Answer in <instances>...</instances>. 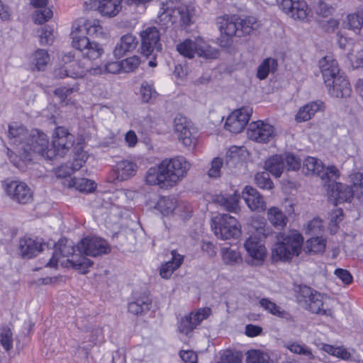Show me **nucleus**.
Listing matches in <instances>:
<instances>
[{
    "label": "nucleus",
    "mask_w": 363,
    "mask_h": 363,
    "mask_svg": "<svg viewBox=\"0 0 363 363\" xmlns=\"http://www.w3.org/2000/svg\"><path fill=\"white\" fill-rule=\"evenodd\" d=\"M190 167V163L184 157L166 158L158 166L147 170L145 176L146 183L168 189L186 175Z\"/></svg>",
    "instance_id": "nucleus-1"
},
{
    "label": "nucleus",
    "mask_w": 363,
    "mask_h": 363,
    "mask_svg": "<svg viewBox=\"0 0 363 363\" xmlns=\"http://www.w3.org/2000/svg\"><path fill=\"white\" fill-rule=\"evenodd\" d=\"M216 25L220 32V43L223 47L230 46L233 37L250 35L259 26L254 16L240 17L227 14L217 17Z\"/></svg>",
    "instance_id": "nucleus-2"
},
{
    "label": "nucleus",
    "mask_w": 363,
    "mask_h": 363,
    "mask_svg": "<svg viewBox=\"0 0 363 363\" xmlns=\"http://www.w3.org/2000/svg\"><path fill=\"white\" fill-rule=\"evenodd\" d=\"M182 0H164L161 3L158 13L159 22L162 25L179 23L182 26H188L194 14V7L189 4L181 2Z\"/></svg>",
    "instance_id": "nucleus-3"
},
{
    "label": "nucleus",
    "mask_w": 363,
    "mask_h": 363,
    "mask_svg": "<svg viewBox=\"0 0 363 363\" xmlns=\"http://www.w3.org/2000/svg\"><path fill=\"white\" fill-rule=\"evenodd\" d=\"M49 139L46 134L34 129L28 134L22 147L18 148V155L23 162L32 160L33 155H38L48 160V151L50 150Z\"/></svg>",
    "instance_id": "nucleus-4"
},
{
    "label": "nucleus",
    "mask_w": 363,
    "mask_h": 363,
    "mask_svg": "<svg viewBox=\"0 0 363 363\" xmlns=\"http://www.w3.org/2000/svg\"><path fill=\"white\" fill-rule=\"evenodd\" d=\"M303 241L301 235L295 231L281 235V239L278 238L272 248V258L274 260H288L294 255H298Z\"/></svg>",
    "instance_id": "nucleus-5"
},
{
    "label": "nucleus",
    "mask_w": 363,
    "mask_h": 363,
    "mask_svg": "<svg viewBox=\"0 0 363 363\" xmlns=\"http://www.w3.org/2000/svg\"><path fill=\"white\" fill-rule=\"evenodd\" d=\"M74 144V136L65 127H57L52 135V147L48 151V160L63 157L70 152Z\"/></svg>",
    "instance_id": "nucleus-6"
},
{
    "label": "nucleus",
    "mask_w": 363,
    "mask_h": 363,
    "mask_svg": "<svg viewBox=\"0 0 363 363\" xmlns=\"http://www.w3.org/2000/svg\"><path fill=\"white\" fill-rule=\"evenodd\" d=\"M211 228L216 236L221 240L237 238L241 233L237 219L228 213L221 214L213 219Z\"/></svg>",
    "instance_id": "nucleus-7"
},
{
    "label": "nucleus",
    "mask_w": 363,
    "mask_h": 363,
    "mask_svg": "<svg viewBox=\"0 0 363 363\" xmlns=\"http://www.w3.org/2000/svg\"><path fill=\"white\" fill-rule=\"evenodd\" d=\"M298 299L299 302H305L308 309L313 313L328 314L329 311L326 304L327 297L309 286H300Z\"/></svg>",
    "instance_id": "nucleus-8"
},
{
    "label": "nucleus",
    "mask_w": 363,
    "mask_h": 363,
    "mask_svg": "<svg viewBox=\"0 0 363 363\" xmlns=\"http://www.w3.org/2000/svg\"><path fill=\"white\" fill-rule=\"evenodd\" d=\"M141 54L146 57L155 56V52H160L162 50L160 43V33L155 27H149L141 32Z\"/></svg>",
    "instance_id": "nucleus-9"
},
{
    "label": "nucleus",
    "mask_w": 363,
    "mask_h": 363,
    "mask_svg": "<svg viewBox=\"0 0 363 363\" xmlns=\"http://www.w3.org/2000/svg\"><path fill=\"white\" fill-rule=\"evenodd\" d=\"M2 186L7 196L19 203H27L32 199L30 188L22 182L7 179L2 182Z\"/></svg>",
    "instance_id": "nucleus-10"
},
{
    "label": "nucleus",
    "mask_w": 363,
    "mask_h": 363,
    "mask_svg": "<svg viewBox=\"0 0 363 363\" xmlns=\"http://www.w3.org/2000/svg\"><path fill=\"white\" fill-rule=\"evenodd\" d=\"M174 130L178 139L186 147L194 145L196 142L194 128L184 116H177L174 120Z\"/></svg>",
    "instance_id": "nucleus-11"
},
{
    "label": "nucleus",
    "mask_w": 363,
    "mask_h": 363,
    "mask_svg": "<svg viewBox=\"0 0 363 363\" xmlns=\"http://www.w3.org/2000/svg\"><path fill=\"white\" fill-rule=\"evenodd\" d=\"M77 249L81 254L96 257L106 254L110 251L107 242L98 237H86L77 245Z\"/></svg>",
    "instance_id": "nucleus-12"
},
{
    "label": "nucleus",
    "mask_w": 363,
    "mask_h": 363,
    "mask_svg": "<svg viewBox=\"0 0 363 363\" xmlns=\"http://www.w3.org/2000/svg\"><path fill=\"white\" fill-rule=\"evenodd\" d=\"M303 165L308 173L316 174L323 181L335 180L339 177L338 170L335 166L325 168L322 162L315 157H307Z\"/></svg>",
    "instance_id": "nucleus-13"
},
{
    "label": "nucleus",
    "mask_w": 363,
    "mask_h": 363,
    "mask_svg": "<svg viewBox=\"0 0 363 363\" xmlns=\"http://www.w3.org/2000/svg\"><path fill=\"white\" fill-rule=\"evenodd\" d=\"M74 55L70 52L65 55L62 57V61L65 65L57 67L54 69L53 75L56 79H62L65 77H69L73 79L82 77L86 71L81 65L76 61H73Z\"/></svg>",
    "instance_id": "nucleus-14"
},
{
    "label": "nucleus",
    "mask_w": 363,
    "mask_h": 363,
    "mask_svg": "<svg viewBox=\"0 0 363 363\" xmlns=\"http://www.w3.org/2000/svg\"><path fill=\"white\" fill-rule=\"evenodd\" d=\"M247 136L250 140L257 143H267L274 139V128L262 121L252 122L247 129Z\"/></svg>",
    "instance_id": "nucleus-15"
},
{
    "label": "nucleus",
    "mask_w": 363,
    "mask_h": 363,
    "mask_svg": "<svg viewBox=\"0 0 363 363\" xmlns=\"http://www.w3.org/2000/svg\"><path fill=\"white\" fill-rule=\"evenodd\" d=\"M252 108L250 107H242L235 110L227 118L225 128L233 133H240L248 123Z\"/></svg>",
    "instance_id": "nucleus-16"
},
{
    "label": "nucleus",
    "mask_w": 363,
    "mask_h": 363,
    "mask_svg": "<svg viewBox=\"0 0 363 363\" xmlns=\"http://www.w3.org/2000/svg\"><path fill=\"white\" fill-rule=\"evenodd\" d=\"M73 46L78 50L82 56L90 60H95L103 53L101 46L95 42H91L86 36H73Z\"/></svg>",
    "instance_id": "nucleus-17"
},
{
    "label": "nucleus",
    "mask_w": 363,
    "mask_h": 363,
    "mask_svg": "<svg viewBox=\"0 0 363 363\" xmlns=\"http://www.w3.org/2000/svg\"><path fill=\"white\" fill-rule=\"evenodd\" d=\"M279 6L294 19L304 20L308 15V6L303 0H277Z\"/></svg>",
    "instance_id": "nucleus-18"
},
{
    "label": "nucleus",
    "mask_w": 363,
    "mask_h": 363,
    "mask_svg": "<svg viewBox=\"0 0 363 363\" xmlns=\"http://www.w3.org/2000/svg\"><path fill=\"white\" fill-rule=\"evenodd\" d=\"M335 180L328 181L332 182L328 185L330 199H333L335 206L342 202L350 201L351 199L355 196L352 188L349 185L336 182Z\"/></svg>",
    "instance_id": "nucleus-19"
},
{
    "label": "nucleus",
    "mask_w": 363,
    "mask_h": 363,
    "mask_svg": "<svg viewBox=\"0 0 363 363\" xmlns=\"http://www.w3.org/2000/svg\"><path fill=\"white\" fill-rule=\"evenodd\" d=\"M55 250L49 262L46 264L47 267H55L57 266L59 259L61 257L72 256L75 252L74 243L72 240L62 238L55 245Z\"/></svg>",
    "instance_id": "nucleus-20"
},
{
    "label": "nucleus",
    "mask_w": 363,
    "mask_h": 363,
    "mask_svg": "<svg viewBox=\"0 0 363 363\" xmlns=\"http://www.w3.org/2000/svg\"><path fill=\"white\" fill-rule=\"evenodd\" d=\"M319 68L325 84H330L333 83L331 80L341 75L338 63L332 56H325L320 60Z\"/></svg>",
    "instance_id": "nucleus-21"
},
{
    "label": "nucleus",
    "mask_w": 363,
    "mask_h": 363,
    "mask_svg": "<svg viewBox=\"0 0 363 363\" xmlns=\"http://www.w3.org/2000/svg\"><path fill=\"white\" fill-rule=\"evenodd\" d=\"M242 197L251 211L261 212L265 210L264 198L256 189L250 186H245L242 191Z\"/></svg>",
    "instance_id": "nucleus-22"
},
{
    "label": "nucleus",
    "mask_w": 363,
    "mask_h": 363,
    "mask_svg": "<svg viewBox=\"0 0 363 363\" xmlns=\"http://www.w3.org/2000/svg\"><path fill=\"white\" fill-rule=\"evenodd\" d=\"M245 248L251 257V264H260L266 256L264 245L257 238L250 237L245 242Z\"/></svg>",
    "instance_id": "nucleus-23"
},
{
    "label": "nucleus",
    "mask_w": 363,
    "mask_h": 363,
    "mask_svg": "<svg viewBox=\"0 0 363 363\" xmlns=\"http://www.w3.org/2000/svg\"><path fill=\"white\" fill-rule=\"evenodd\" d=\"M333 83L325 84L329 94L336 98L347 97L350 95L351 88L349 81L343 75L331 80Z\"/></svg>",
    "instance_id": "nucleus-24"
},
{
    "label": "nucleus",
    "mask_w": 363,
    "mask_h": 363,
    "mask_svg": "<svg viewBox=\"0 0 363 363\" xmlns=\"http://www.w3.org/2000/svg\"><path fill=\"white\" fill-rule=\"evenodd\" d=\"M45 246V243L30 238L25 237L19 240L20 253L23 257L32 258L43 251Z\"/></svg>",
    "instance_id": "nucleus-25"
},
{
    "label": "nucleus",
    "mask_w": 363,
    "mask_h": 363,
    "mask_svg": "<svg viewBox=\"0 0 363 363\" xmlns=\"http://www.w3.org/2000/svg\"><path fill=\"white\" fill-rule=\"evenodd\" d=\"M138 45V41L133 34L128 33L123 35L120 41L116 44L113 50V55L116 58H121L127 52L134 50Z\"/></svg>",
    "instance_id": "nucleus-26"
},
{
    "label": "nucleus",
    "mask_w": 363,
    "mask_h": 363,
    "mask_svg": "<svg viewBox=\"0 0 363 363\" xmlns=\"http://www.w3.org/2000/svg\"><path fill=\"white\" fill-rule=\"evenodd\" d=\"M138 170L137 164L130 160H124L116 164L115 174L118 181H125L133 177Z\"/></svg>",
    "instance_id": "nucleus-27"
},
{
    "label": "nucleus",
    "mask_w": 363,
    "mask_h": 363,
    "mask_svg": "<svg viewBox=\"0 0 363 363\" xmlns=\"http://www.w3.org/2000/svg\"><path fill=\"white\" fill-rule=\"evenodd\" d=\"M239 195L235 191L232 194H220L216 196L215 202L224 210L228 212L237 213L240 208L239 206Z\"/></svg>",
    "instance_id": "nucleus-28"
},
{
    "label": "nucleus",
    "mask_w": 363,
    "mask_h": 363,
    "mask_svg": "<svg viewBox=\"0 0 363 363\" xmlns=\"http://www.w3.org/2000/svg\"><path fill=\"white\" fill-rule=\"evenodd\" d=\"M28 130L21 124L14 123L9 127V138L11 143L19 147H22L25 144L28 136Z\"/></svg>",
    "instance_id": "nucleus-29"
},
{
    "label": "nucleus",
    "mask_w": 363,
    "mask_h": 363,
    "mask_svg": "<svg viewBox=\"0 0 363 363\" xmlns=\"http://www.w3.org/2000/svg\"><path fill=\"white\" fill-rule=\"evenodd\" d=\"M63 184L67 188H75L80 192L91 193L94 191L96 187V183L86 178H73L66 179Z\"/></svg>",
    "instance_id": "nucleus-30"
},
{
    "label": "nucleus",
    "mask_w": 363,
    "mask_h": 363,
    "mask_svg": "<svg viewBox=\"0 0 363 363\" xmlns=\"http://www.w3.org/2000/svg\"><path fill=\"white\" fill-rule=\"evenodd\" d=\"M264 169L275 177H280L285 169L284 158L281 155H272L265 161Z\"/></svg>",
    "instance_id": "nucleus-31"
},
{
    "label": "nucleus",
    "mask_w": 363,
    "mask_h": 363,
    "mask_svg": "<svg viewBox=\"0 0 363 363\" xmlns=\"http://www.w3.org/2000/svg\"><path fill=\"white\" fill-rule=\"evenodd\" d=\"M121 9V0H101L98 10L101 15L108 17L116 16Z\"/></svg>",
    "instance_id": "nucleus-32"
},
{
    "label": "nucleus",
    "mask_w": 363,
    "mask_h": 363,
    "mask_svg": "<svg viewBox=\"0 0 363 363\" xmlns=\"http://www.w3.org/2000/svg\"><path fill=\"white\" fill-rule=\"evenodd\" d=\"M152 305V300L148 296H141L128 303V311L136 315H141L148 311Z\"/></svg>",
    "instance_id": "nucleus-33"
},
{
    "label": "nucleus",
    "mask_w": 363,
    "mask_h": 363,
    "mask_svg": "<svg viewBox=\"0 0 363 363\" xmlns=\"http://www.w3.org/2000/svg\"><path fill=\"white\" fill-rule=\"evenodd\" d=\"M172 259L163 264L160 268V274L164 279H169L174 271L178 269L182 263L183 257L175 251L172 252Z\"/></svg>",
    "instance_id": "nucleus-34"
},
{
    "label": "nucleus",
    "mask_w": 363,
    "mask_h": 363,
    "mask_svg": "<svg viewBox=\"0 0 363 363\" xmlns=\"http://www.w3.org/2000/svg\"><path fill=\"white\" fill-rule=\"evenodd\" d=\"M157 206L163 215L180 212L182 208L186 207L184 204H177L175 197H163L159 201Z\"/></svg>",
    "instance_id": "nucleus-35"
},
{
    "label": "nucleus",
    "mask_w": 363,
    "mask_h": 363,
    "mask_svg": "<svg viewBox=\"0 0 363 363\" xmlns=\"http://www.w3.org/2000/svg\"><path fill=\"white\" fill-rule=\"evenodd\" d=\"M81 31H85L86 34L95 37L104 38L106 33L103 27L100 25V21L97 19H88L85 21L82 26L79 27Z\"/></svg>",
    "instance_id": "nucleus-36"
},
{
    "label": "nucleus",
    "mask_w": 363,
    "mask_h": 363,
    "mask_svg": "<svg viewBox=\"0 0 363 363\" xmlns=\"http://www.w3.org/2000/svg\"><path fill=\"white\" fill-rule=\"evenodd\" d=\"M322 104V102L313 101L301 107L296 116V121L302 122L311 119L320 109Z\"/></svg>",
    "instance_id": "nucleus-37"
},
{
    "label": "nucleus",
    "mask_w": 363,
    "mask_h": 363,
    "mask_svg": "<svg viewBox=\"0 0 363 363\" xmlns=\"http://www.w3.org/2000/svg\"><path fill=\"white\" fill-rule=\"evenodd\" d=\"M267 219L274 228L279 230L284 228L288 221L286 216L277 207H272L267 211Z\"/></svg>",
    "instance_id": "nucleus-38"
},
{
    "label": "nucleus",
    "mask_w": 363,
    "mask_h": 363,
    "mask_svg": "<svg viewBox=\"0 0 363 363\" xmlns=\"http://www.w3.org/2000/svg\"><path fill=\"white\" fill-rule=\"evenodd\" d=\"M196 55L206 59H215L218 56V51L202 39H196Z\"/></svg>",
    "instance_id": "nucleus-39"
},
{
    "label": "nucleus",
    "mask_w": 363,
    "mask_h": 363,
    "mask_svg": "<svg viewBox=\"0 0 363 363\" xmlns=\"http://www.w3.org/2000/svg\"><path fill=\"white\" fill-rule=\"evenodd\" d=\"M259 305L262 308L268 311L269 313L276 315L279 318H284L286 320H288L290 318V315L288 312L282 309L281 307H279L275 303L271 301L268 298H261L259 300Z\"/></svg>",
    "instance_id": "nucleus-40"
},
{
    "label": "nucleus",
    "mask_w": 363,
    "mask_h": 363,
    "mask_svg": "<svg viewBox=\"0 0 363 363\" xmlns=\"http://www.w3.org/2000/svg\"><path fill=\"white\" fill-rule=\"evenodd\" d=\"M277 65V61L273 58L269 57L264 60L257 68V78L260 80L266 79L270 72H275Z\"/></svg>",
    "instance_id": "nucleus-41"
},
{
    "label": "nucleus",
    "mask_w": 363,
    "mask_h": 363,
    "mask_svg": "<svg viewBox=\"0 0 363 363\" xmlns=\"http://www.w3.org/2000/svg\"><path fill=\"white\" fill-rule=\"evenodd\" d=\"M284 347L291 352L303 356L307 359H314L311 350L304 344H299L296 342H289Z\"/></svg>",
    "instance_id": "nucleus-42"
},
{
    "label": "nucleus",
    "mask_w": 363,
    "mask_h": 363,
    "mask_svg": "<svg viewBox=\"0 0 363 363\" xmlns=\"http://www.w3.org/2000/svg\"><path fill=\"white\" fill-rule=\"evenodd\" d=\"M140 94L143 102L151 103L155 100L157 96L153 84L150 82L144 81L140 86Z\"/></svg>",
    "instance_id": "nucleus-43"
},
{
    "label": "nucleus",
    "mask_w": 363,
    "mask_h": 363,
    "mask_svg": "<svg viewBox=\"0 0 363 363\" xmlns=\"http://www.w3.org/2000/svg\"><path fill=\"white\" fill-rule=\"evenodd\" d=\"M177 50L186 57L193 58L196 54V40L186 39L177 45Z\"/></svg>",
    "instance_id": "nucleus-44"
},
{
    "label": "nucleus",
    "mask_w": 363,
    "mask_h": 363,
    "mask_svg": "<svg viewBox=\"0 0 363 363\" xmlns=\"http://www.w3.org/2000/svg\"><path fill=\"white\" fill-rule=\"evenodd\" d=\"M50 61V56L45 50H38L32 56V64L38 71L44 70Z\"/></svg>",
    "instance_id": "nucleus-45"
},
{
    "label": "nucleus",
    "mask_w": 363,
    "mask_h": 363,
    "mask_svg": "<svg viewBox=\"0 0 363 363\" xmlns=\"http://www.w3.org/2000/svg\"><path fill=\"white\" fill-rule=\"evenodd\" d=\"M328 1L329 0H318L315 2L313 5L315 13L323 17L332 15L335 11V7Z\"/></svg>",
    "instance_id": "nucleus-46"
},
{
    "label": "nucleus",
    "mask_w": 363,
    "mask_h": 363,
    "mask_svg": "<svg viewBox=\"0 0 363 363\" xmlns=\"http://www.w3.org/2000/svg\"><path fill=\"white\" fill-rule=\"evenodd\" d=\"M177 328L179 333L188 335L196 328V325L194 323L192 313L182 317L177 323Z\"/></svg>",
    "instance_id": "nucleus-47"
},
{
    "label": "nucleus",
    "mask_w": 363,
    "mask_h": 363,
    "mask_svg": "<svg viewBox=\"0 0 363 363\" xmlns=\"http://www.w3.org/2000/svg\"><path fill=\"white\" fill-rule=\"evenodd\" d=\"M269 359L268 354L259 350H251L247 352V363H269Z\"/></svg>",
    "instance_id": "nucleus-48"
},
{
    "label": "nucleus",
    "mask_w": 363,
    "mask_h": 363,
    "mask_svg": "<svg viewBox=\"0 0 363 363\" xmlns=\"http://www.w3.org/2000/svg\"><path fill=\"white\" fill-rule=\"evenodd\" d=\"M339 47L345 50H347V57L350 61H352L353 51L357 47H360L359 43L354 42L353 39L347 38L343 36H340L338 40Z\"/></svg>",
    "instance_id": "nucleus-49"
},
{
    "label": "nucleus",
    "mask_w": 363,
    "mask_h": 363,
    "mask_svg": "<svg viewBox=\"0 0 363 363\" xmlns=\"http://www.w3.org/2000/svg\"><path fill=\"white\" fill-rule=\"evenodd\" d=\"M73 268L79 270L82 274H86L87 269L93 264V262L84 256L77 259H67Z\"/></svg>",
    "instance_id": "nucleus-50"
},
{
    "label": "nucleus",
    "mask_w": 363,
    "mask_h": 363,
    "mask_svg": "<svg viewBox=\"0 0 363 363\" xmlns=\"http://www.w3.org/2000/svg\"><path fill=\"white\" fill-rule=\"evenodd\" d=\"M325 248V241L320 237L311 238L306 242V249L308 252H323Z\"/></svg>",
    "instance_id": "nucleus-51"
},
{
    "label": "nucleus",
    "mask_w": 363,
    "mask_h": 363,
    "mask_svg": "<svg viewBox=\"0 0 363 363\" xmlns=\"http://www.w3.org/2000/svg\"><path fill=\"white\" fill-rule=\"evenodd\" d=\"M352 184L350 186L355 193V196L360 199L363 196V174L357 172L351 175Z\"/></svg>",
    "instance_id": "nucleus-52"
},
{
    "label": "nucleus",
    "mask_w": 363,
    "mask_h": 363,
    "mask_svg": "<svg viewBox=\"0 0 363 363\" xmlns=\"http://www.w3.org/2000/svg\"><path fill=\"white\" fill-rule=\"evenodd\" d=\"M345 27L354 30H359L363 26V15L362 13H350L347 16Z\"/></svg>",
    "instance_id": "nucleus-53"
},
{
    "label": "nucleus",
    "mask_w": 363,
    "mask_h": 363,
    "mask_svg": "<svg viewBox=\"0 0 363 363\" xmlns=\"http://www.w3.org/2000/svg\"><path fill=\"white\" fill-rule=\"evenodd\" d=\"M255 180L257 185L261 189H272L274 187L273 182L271 180L267 171L256 174L255 176Z\"/></svg>",
    "instance_id": "nucleus-54"
},
{
    "label": "nucleus",
    "mask_w": 363,
    "mask_h": 363,
    "mask_svg": "<svg viewBox=\"0 0 363 363\" xmlns=\"http://www.w3.org/2000/svg\"><path fill=\"white\" fill-rule=\"evenodd\" d=\"M223 259L227 264H235L242 261L240 252L230 248L223 249Z\"/></svg>",
    "instance_id": "nucleus-55"
},
{
    "label": "nucleus",
    "mask_w": 363,
    "mask_h": 363,
    "mask_svg": "<svg viewBox=\"0 0 363 363\" xmlns=\"http://www.w3.org/2000/svg\"><path fill=\"white\" fill-rule=\"evenodd\" d=\"M0 342L6 351L13 347V334L10 328H2L0 329Z\"/></svg>",
    "instance_id": "nucleus-56"
},
{
    "label": "nucleus",
    "mask_w": 363,
    "mask_h": 363,
    "mask_svg": "<svg viewBox=\"0 0 363 363\" xmlns=\"http://www.w3.org/2000/svg\"><path fill=\"white\" fill-rule=\"evenodd\" d=\"M121 62L122 66V72L125 73L135 71L140 64V58L136 55L128 57Z\"/></svg>",
    "instance_id": "nucleus-57"
},
{
    "label": "nucleus",
    "mask_w": 363,
    "mask_h": 363,
    "mask_svg": "<svg viewBox=\"0 0 363 363\" xmlns=\"http://www.w3.org/2000/svg\"><path fill=\"white\" fill-rule=\"evenodd\" d=\"M40 9L35 11L33 20L36 24H43L48 21L52 16V11L45 6L40 7Z\"/></svg>",
    "instance_id": "nucleus-58"
},
{
    "label": "nucleus",
    "mask_w": 363,
    "mask_h": 363,
    "mask_svg": "<svg viewBox=\"0 0 363 363\" xmlns=\"http://www.w3.org/2000/svg\"><path fill=\"white\" fill-rule=\"evenodd\" d=\"M242 359V354L239 351L227 350L221 356L223 363H240Z\"/></svg>",
    "instance_id": "nucleus-59"
},
{
    "label": "nucleus",
    "mask_w": 363,
    "mask_h": 363,
    "mask_svg": "<svg viewBox=\"0 0 363 363\" xmlns=\"http://www.w3.org/2000/svg\"><path fill=\"white\" fill-rule=\"evenodd\" d=\"M281 155L284 158L285 168H287V170L294 171L300 168L301 161L296 156L290 153H286Z\"/></svg>",
    "instance_id": "nucleus-60"
},
{
    "label": "nucleus",
    "mask_w": 363,
    "mask_h": 363,
    "mask_svg": "<svg viewBox=\"0 0 363 363\" xmlns=\"http://www.w3.org/2000/svg\"><path fill=\"white\" fill-rule=\"evenodd\" d=\"M78 90L79 87L77 85H72V86H62L56 89L54 91V94L55 96L59 97L62 102H64L69 95H70L74 91H77Z\"/></svg>",
    "instance_id": "nucleus-61"
},
{
    "label": "nucleus",
    "mask_w": 363,
    "mask_h": 363,
    "mask_svg": "<svg viewBox=\"0 0 363 363\" xmlns=\"http://www.w3.org/2000/svg\"><path fill=\"white\" fill-rule=\"evenodd\" d=\"M241 148L237 146L231 147L226 153V164H235L240 160Z\"/></svg>",
    "instance_id": "nucleus-62"
},
{
    "label": "nucleus",
    "mask_w": 363,
    "mask_h": 363,
    "mask_svg": "<svg viewBox=\"0 0 363 363\" xmlns=\"http://www.w3.org/2000/svg\"><path fill=\"white\" fill-rule=\"evenodd\" d=\"M223 160L220 157L214 158L211 164V168L208 171V175L211 178L220 177V169L223 167Z\"/></svg>",
    "instance_id": "nucleus-63"
},
{
    "label": "nucleus",
    "mask_w": 363,
    "mask_h": 363,
    "mask_svg": "<svg viewBox=\"0 0 363 363\" xmlns=\"http://www.w3.org/2000/svg\"><path fill=\"white\" fill-rule=\"evenodd\" d=\"M191 313L194 323L197 327L203 320L206 319L210 316V315L211 314V309L210 308L206 307L203 308H200L195 313Z\"/></svg>",
    "instance_id": "nucleus-64"
}]
</instances>
